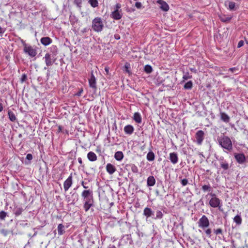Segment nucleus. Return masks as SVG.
Listing matches in <instances>:
<instances>
[{"label":"nucleus","instance_id":"5fc2aeb1","mask_svg":"<svg viewBox=\"0 0 248 248\" xmlns=\"http://www.w3.org/2000/svg\"><path fill=\"white\" fill-rule=\"evenodd\" d=\"M115 159L118 161H121L123 159L124 156H114Z\"/></svg>","mask_w":248,"mask_h":248},{"label":"nucleus","instance_id":"c85d7f7f","mask_svg":"<svg viewBox=\"0 0 248 248\" xmlns=\"http://www.w3.org/2000/svg\"><path fill=\"white\" fill-rule=\"evenodd\" d=\"M233 221L237 224L240 225L242 223V218L240 215H237L233 218Z\"/></svg>","mask_w":248,"mask_h":248},{"label":"nucleus","instance_id":"37998d69","mask_svg":"<svg viewBox=\"0 0 248 248\" xmlns=\"http://www.w3.org/2000/svg\"><path fill=\"white\" fill-rule=\"evenodd\" d=\"M89 160L91 161H94L97 160V156H87Z\"/></svg>","mask_w":248,"mask_h":248},{"label":"nucleus","instance_id":"09e8293b","mask_svg":"<svg viewBox=\"0 0 248 248\" xmlns=\"http://www.w3.org/2000/svg\"><path fill=\"white\" fill-rule=\"evenodd\" d=\"M83 92V90L82 89H79V91L75 94V95L78 96H81Z\"/></svg>","mask_w":248,"mask_h":248},{"label":"nucleus","instance_id":"864d4df0","mask_svg":"<svg viewBox=\"0 0 248 248\" xmlns=\"http://www.w3.org/2000/svg\"><path fill=\"white\" fill-rule=\"evenodd\" d=\"M155 156H147V159L150 161H153L155 159Z\"/></svg>","mask_w":248,"mask_h":248},{"label":"nucleus","instance_id":"c9c22d12","mask_svg":"<svg viewBox=\"0 0 248 248\" xmlns=\"http://www.w3.org/2000/svg\"><path fill=\"white\" fill-rule=\"evenodd\" d=\"M171 162L173 164H176L178 162V156H170Z\"/></svg>","mask_w":248,"mask_h":248},{"label":"nucleus","instance_id":"412c9836","mask_svg":"<svg viewBox=\"0 0 248 248\" xmlns=\"http://www.w3.org/2000/svg\"><path fill=\"white\" fill-rule=\"evenodd\" d=\"M202 189L204 192H210L213 190V188L209 183L207 185H204L202 187Z\"/></svg>","mask_w":248,"mask_h":248},{"label":"nucleus","instance_id":"423d86ee","mask_svg":"<svg viewBox=\"0 0 248 248\" xmlns=\"http://www.w3.org/2000/svg\"><path fill=\"white\" fill-rule=\"evenodd\" d=\"M204 138V133L202 130L198 131L195 134L196 142L201 145Z\"/></svg>","mask_w":248,"mask_h":248},{"label":"nucleus","instance_id":"c756f323","mask_svg":"<svg viewBox=\"0 0 248 248\" xmlns=\"http://www.w3.org/2000/svg\"><path fill=\"white\" fill-rule=\"evenodd\" d=\"M8 114L9 119L12 122H14L16 120V117L15 116V114L13 112H12L11 111H9Z\"/></svg>","mask_w":248,"mask_h":248},{"label":"nucleus","instance_id":"4d7b16f0","mask_svg":"<svg viewBox=\"0 0 248 248\" xmlns=\"http://www.w3.org/2000/svg\"><path fill=\"white\" fill-rule=\"evenodd\" d=\"M244 45V42L242 40H241L239 42L238 44V47H241Z\"/></svg>","mask_w":248,"mask_h":248},{"label":"nucleus","instance_id":"2f4dec72","mask_svg":"<svg viewBox=\"0 0 248 248\" xmlns=\"http://www.w3.org/2000/svg\"><path fill=\"white\" fill-rule=\"evenodd\" d=\"M89 3L93 8L96 7L98 5L97 0H89Z\"/></svg>","mask_w":248,"mask_h":248},{"label":"nucleus","instance_id":"6e6d98bb","mask_svg":"<svg viewBox=\"0 0 248 248\" xmlns=\"http://www.w3.org/2000/svg\"><path fill=\"white\" fill-rule=\"evenodd\" d=\"M229 70L232 72H235L238 71V69L235 67H233L229 69Z\"/></svg>","mask_w":248,"mask_h":248},{"label":"nucleus","instance_id":"774afa93","mask_svg":"<svg viewBox=\"0 0 248 248\" xmlns=\"http://www.w3.org/2000/svg\"><path fill=\"white\" fill-rule=\"evenodd\" d=\"M87 155H95V154L92 152H90L88 153Z\"/></svg>","mask_w":248,"mask_h":248},{"label":"nucleus","instance_id":"4c0bfd02","mask_svg":"<svg viewBox=\"0 0 248 248\" xmlns=\"http://www.w3.org/2000/svg\"><path fill=\"white\" fill-rule=\"evenodd\" d=\"M7 216V213L5 211H1L0 212V219L4 220Z\"/></svg>","mask_w":248,"mask_h":248},{"label":"nucleus","instance_id":"f257e3e1","mask_svg":"<svg viewBox=\"0 0 248 248\" xmlns=\"http://www.w3.org/2000/svg\"><path fill=\"white\" fill-rule=\"evenodd\" d=\"M81 196L84 202V209L85 212H87L93 204V190L91 189H85L82 192Z\"/></svg>","mask_w":248,"mask_h":248},{"label":"nucleus","instance_id":"680f3d73","mask_svg":"<svg viewBox=\"0 0 248 248\" xmlns=\"http://www.w3.org/2000/svg\"><path fill=\"white\" fill-rule=\"evenodd\" d=\"M5 30L0 26V34H2L4 32Z\"/></svg>","mask_w":248,"mask_h":248},{"label":"nucleus","instance_id":"2eb2a0df","mask_svg":"<svg viewBox=\"0 0 248 248\" xmlns=\"http://www.w3.org/2000/svg\"><path fill=\"white\" fill-rule=\"evenodd\" d=\"M111 17L115 20H119L122 18L121 11H114L110 15Z\"/></svg>","mask_w":248,"mask_h":248},{"label":"nucleus","instance_id":"f8f14e48","mask_svg":"<svg viewBox=\"0 0 248 248\" xmlns=\"http://www.w3.org/2000/svg\"><path fill=\"white\" fill-rule=\"evenodd\" d=\"M45 63L47 66H51L53 64L55 60H53L51 55L49 53H46L44 57Z\"/></svg>","mask_w":248,"mask_h":248},{"label":"nucleus","instance_id":"8fccbe9b","mask_svg":"<svg viewBox=\"0 0 248 248\" xmlns=\"http://www.w3.org/2000/svg\"><path fill=\"white\" fill-rule=\"evenodd\" d=\"M0 232L4 236H6L8 234V231L5 229H2L0 231Z\"/></svg>","mask_w":248,"mask_h":248},{"label":"nucleus","instance_id":"a18cd8bd","mask_svg":"<svg viewBox=\"0 0 248 248\" xmlns=\"http://www.w3.org/2000/svg\"><path fill=\"white\" fill-rule=\"evenodd\" d=\"M181 183L183 186H185L188 184V180L186 179H182Z\"/></svg>","mask_w":248,"mask_h":248},{"label":"nucleus","instance_id":"49530a36","mask_svg":"<svg viewBox=\"0 0 248 248\" xmlns=\"http://www.w3.org/2000/svg\"><path fill=\"white\" fill-rule=\"evenodd\" d=\"M81 184L84 188L87 189L89 188L87 183H85L84 181H82Z\"/></svg>","mask_w":248,"mask_h":248},{"label":"nucleus","instance_id":"e433bc0d","mask_svg":"<svg viewBox=\"0 0 248 248\" xmlns=\"http://www.w3.org/2000/svg\"><path fill=\"white\" fill-rule=\"evenodd\" d=\"M203 230L204 231L207 236L211 238V232H212L211 229L210 228H207L205 229V230Z\"/></svg>","mask_w":248,"mask_h":248},{"label":"nucleus","instance_id":"4be33fe9","mask_svg":"<svg viewBox=\"0 0 248 248\" xmlns=\"http://www.w3.org/2000/svg\"><path fill=\"white\" fill-rule=\"evenodd\" d=\"M219 17L221 21L223 22L229 21L232 18L231 16L225 15H219Z\"/></svg>","mask_w":248,"mask_h":248},{"label":"nucleus","instance_id":"de8ad7c7","mask_svg":"<svg viewBox=\"0 0 248 248\" xmlns=\"http://www.w3.org/2000/svg\"><path fill=\"white\" fill-rule=\"evenodd\" d=\"M27 79V77L26 74H23L22 75L21 78V81L22 82H23L26 80Z\"/></svg>","mask_w":248,"mask_h":248},{"label":"nucleus","instance_id":"ddd939ff","mask_svg":"<svg viewBox=\"0 0 248 248\" xmlns=\"http://www.w3.org/2000/svg\"><path fill=\"white\" fill-rule=\"evenodd\" d=\"M157 3L160 5V8L165 12H167L169 9V6L168 4L165 1L162 0H158Z\"/></svg>","mask_w":248,"mask_h":248},{"label":"nucleus","instance_id":"473e14b6","mask_svg":"<svg viewBox=\"0 0 248 248\" xmlns=\"http://www.w3.org/2000/svg\"><path fill=\"white\" fill-rule=\"evenodd\" d=\"M193 83L191 81L187 82L184 85L185 89H191L192 87Z\"/></svg>","mask_w":248,"mask_h":248},{"label":"nucleus","instance_id":"6ab92c4d","mask_svg":"<svg viewBox=\"0 0 248 248\" xmlns=\"http://www.w3.org/2000/svg\"><path fill=\"white\" fill-rule=\"evenodd\" d=\"M133 119L138 124H140L141 123V116L139 112H135L134 114Z\"/></svg>","mask_w":248,"mask_h":248},{"label":"nucleus","instance_id":"7ed1b4c3","mask_svg":"<svg viewBox=\"0 0 248 248\" xmlns=\"http://www.w3.org/2000/svg\"><path fill=\"white\" fill-rule=\"evenodd\" d=\"M104 25L100 17H95L92 21V28L96 32L102 31Z\"/></svg>","mask_w":248,"mask_h":248},{"label":"nucleus","instance_id":"3c124183","mask_svg":"<svg viewBox=\"0 0 248 248\" xmlns=\"http://www.w3.org/2000/svg\"><path fill=\"white\" fill-rule=\"evenodd\" d=\"M124 68H125V71L126 72L128 73H130V71L129 70V65L128 64H126L124 65Z\"/></svg>","mask_w":248,"mask_h":248},{"label":"nucleus","instance_id":"1a4fd4ad","mask_svg":"<svg viewBox=\"0 0 248 248\" xmlns=\"http://www.w3.org/2000/svg\"><path fill=\"white\" fill-rule=\"evenodd\" d=\"M154 211L151 208L145 207L143 210V215L146 217V220H147L149 217L154 218Z\"/></svg>","mask_w":248,"mask_h":248},{"label":"nucleus","instance_id":"e2e57ef3","mask_svg":"<svg viewBox=\"0 0 248 248\" xmlns=\"http://www.w3.org/2000/svg\"><path fill=\"white\" fill-rule=\"evenodd\" d=\"M115 155H123L122 152H117L115 153Z\"/></svg>","mask_w":248,"mask_h":248},{"label":"nucleus","instance_id":"6e6552de","mask_svg":"<svg viewBox=\"0 0 248 248\" xmlns=\"http://www.w3.org/2000/svg\"><path fill=\"white\" fill-rule=\"evenodd\" d=\"M222 202L221 200L217 197H214L211 198L209 201V205L210 206L213 208H217V206H219V205L221 204Z\"/></svg>","mask_w":248,"mask_h":248},{"label":"nucleus","instance_id":"052dcab7","mask_svg":"<svg viewBox=\"0 0 248 248\" xmlns=\"http://www.w3.org/2000/svg\"><path fill=\"white\" fill-rule=\"evenodd\" d=\"M190 70L195 73H197V69L195 68H190Z\"/></svg>","mask_w":248,"mask_h":248},{"label":"nucleus","instance_id":"39448f33","mask_svg":"<svg viewBox=\"0 0 248 248\" xmlns=\"http://www.w3.org/2000/svg\"><path fill=\"white\" fill-rule=\"evenodd\" d=\"M24 52L28 54L31 57H35L37 54L36 50L31 46H29L26 43H23Z\"/></svg>","mask_w":248,"mask_h":248},{"label":"nucleus","instance_id":"a878e982","mask_svg":"<svg viewBox=\"0 0 248 248\" xmlns=\"http://www.w3.org/2000/svg\"><path fill=\"white\" fill-rule=\"evenodd\" d=\"M225 4L228 6V9L230 10H233L235 6V3L234 2L228 0L225 1Z\"/></svg>","mask_w":248,"mask_h":248},{"label":"nucleus","instance_id":"72a5a7b5","mask_svg":"<svg viewBox=\"0 0 248 248\" xmlns=\"http://www.w3.org/2000/svg\"><path fill=\"white\" fill-rule=\"evenodd\" d=\"M191 78L192 76L190 75L188 72L184 73V75L183 76V79L184 80H186Z\"/></svg>","mask_w":248,"mask_h":248},{"label":"nucleus","instance_id":"79ce46f5","mask_svg":"<svg viewBox=\"0 0 248 248\" xmlns=\"http://www.w3.org/2000/svg\"><path fill=\"white\" fill-rule=\"evenodd\" d=\"M121 4L120 3H117L115 5L114 11H121L122 12V10H121Z\"/></svg>","mask_w":248,"mask_h":248},{"label":"nucleus","instance_id":"9b49d317","mask_svg":"<svg viewBox=\"0 0 248 248\" xmlns=\"http://www.w3.org/2000/svg\"><path fill=\"white\" fill-rule=\"evenodd\" d=\"M24 209L20 205H18L15 204L14 207L13 209V213L16 215V216H18L21 215L22 213L23 212Z\"/></svg>","mask_w":248,"mask_h":248},{"label":"nucleus","instance_id":"bb28decb","mask_svg":"<svg viewBox=\"0 0 248 248\" xmlns=\"http://www.w3.org/2000/svg\"><path fill=\"white\" fill-rule=\"evenodd\" d=\"M163 217V214L162 212L160 210H157L156 212V216L154 215V219H160Z\"/></svg>","mask_w":248,"mask_h":248},{"label":"nucleus","instance_id":"c03bdc74","mask_svg":"<svg viewBox=\"0 0 248 248\" xmlns=\"http://www.w3.org/2000/svg\"><path fill=\"white\" fill-rule=\"evenodd\" d=\"M67 202L69 203L70 204H75V202H74V200H73L71 197H69L68 198H67Z\"/></svg>","mask_w":248,"mask_h":248},{"label":"nucleus","instance_id":"13d9d810","mask_svg":"<svg viewBox=\"0 0 248 248\" xmlns=\"http://www.w3.org/2000/svg\"><path fill=\"white\" fill-rule=\"evenodd\" d=\"M209 195L212 197L211 198H214V197H217L216 196V195L215 193H212V192H210L209 193H208Z\"/></svg>","mask_w":248,"mask_h":248},{"label":"nucleus","instance_id":"0e129e2a","mask_svg":"<svg viewBox=\"0 0 248 248\" xmlns=\"http://www.w3.org/2000/svg\"><path fill=\"white\" fill-rule=\"evenodd\" d=\"M105 70L107 73H108L109 72V68L108 67H105Z\"/></svg>","mask_w":248,"mask_h":248},{"label":"nucleus","instance_id":"603ef678","mask_svg":"<svg viewBox=\"0 0 248 248\" xmlns=\"http://www.w3.org/2000/svg\"><path fill=\"white\" fill-rule=\"evenodd\" d=\"M135 6L138 8V9H140L141 7L142 6V4L140 2H136V3H135Z\"/></svg>","mask_w":248,"mask_h":248},{"label":"nucleus","instance_id":"4468645a","mask_svg":"<svg viewBox=\"0 0 248 248\" xmlns=\"http://www.w3.org/2000/svg\"><path fill=\"white\" fill-rule=\"evenodd\" d=\"M106 170L110 175L113 174L116 170L114 166L110 163H108L106 165Z\"/></svg>","mask_w":248,"mask_h":248},{"label":"nucleus","instance_id":"393cba45","mask_svg":"<svg viewBox=\"0 0 248 248\" xmlns=\"http://www.w3.org/2000/svg\"><path fill=\"white\" fill-rule=\"evenodd\" d=\"M58 232L59 235H62L64 231V226L62 224H59L58 226Z\"/></svg>","mask_w":248,"mask_h":248},{"label":"nucleus","instance_id":"20e7f679","mask_svg":"<svg viewBox=\"0 0 248 248\" xmlns=\"http://www.w3.org/2000/svg\"><path fill=\"white\" fill-rule=\"evenodd\" d=\"M198 227L202 230L208 228L210 225V222L207 217L202 215L198 221Z\"/></svg>","mask_w":248,"mask_h":248},{"label":"nucleus","instance_id":"338daca9","mask_svg":"<svg viewBox=\"0 0 248 248\" xmlns=\"http://www.w3.org/2000/svg\"><path fill=\"white\" fill-rule=\"evenodd\" d=\"M78 162L80 164H82V159H81V158H80V157H79V158H78Z\"/></svg>","mask_w":248,"mask_h":248},{"label":"nucleus","instance_id":"f3484780","mask_svg":"<svg viewBox=\"0 0 248 248\" xmlns=\"http://www.w3.org/2000/svg\"><path fill=\"white\" fill-rule=\"evenodd\" d=\"M18 158L23 163H24L26 165H29L31 163V161L32 159V156H26L25 158L23 156L20 157L18 156Z\"/></svg>","mask_w":248,"mask_h":248},{"label":"nucleus","instance_id":"b1692460","mask_svg":"<svg viewBox=\"0 0 248 248\" xmlns=\"http://www.w3.org/2000/svg\"><path fill=\"white\" fill-rule=\"evenodd\" d=\"M221 119L224 122L228 123L230 121L229 116L224 112H221L220 113Z\"/></svg>","mask_w":248,"mask_h":248},{"label":"nucleus","instance_id":"a19ab883","mask_svg":"<svg viewBox=\"0 0 248 248\" xmlns=\"http://www.w3.org/2000/svg\"><path fill=\"white\" fill-rule=\"evenodd\" d=\"M214 232L216 234V235H218V234H222V230L220 228H218V229H214Z\"/></svg>","mask_w":248,"mask_h":248},{"label":"nucleus","instance_id":"7c9ffc66","mask_svg":"<svg viewBox=\"0 0 248 248\" xmlns=\"http://www.w3.org/2000/svg\"><path fill=\"white\" fill-rule=\"evenodd\" d=\"M144 71L147 74L151 73L153 71L152 66L151 65H148V64L144 66Z\"/></svg>","mask_w":248,"mask_h":248},{"label":"nucleus","instance_id":"cd10ccee","mask_svg":"<svg viewBox=\"0 0 248 248\" xmlns=\"http://www.w3.org/2000/svg\"><path fill=\"white\" fill-rule=\"evenodd\" d=\"M246 156H234L237 161L240 163L242 164L246 161Z\"/></svg>","mask_w":248,"mask_h":248},{"label":"nucleus","instance_id":"aec40b11","mask_svg":"<svg viewBox=\"0 0 248 248\" xmlns=\"http://www.w3.org/2000/svg\"><path fill=\"white\" fill-rule=\"evenodd\" d=\"M155 180L153 176H150L147 180V185L148 186H153L155 185Z\"/></svg>","mask_w":248,"mask_h":248},{"label":"nucleus","instance_id":"dca6fc26","mask_svg":"<svg viewBox=\"0 0 248 248\" xmlns=\"http://www.w3.org/2000/svg\"><path fill=\"white\" fill-rule=\"evenodd\" d=\"M124 132L127 135H131L134 130V127L130 124L125 125L124 128Z\"/></svg>","mask_w":248,"mask_h":248},{"label":"nucleus","instance_id":"a211bd4d","mask_svg":"<svg viewBox=\"0 0 248 248\" xmlns=\"http://www.w3.org/2000/svg\"><path fill=\"white\" fill-rule=\"evenodd\" d=\"M40 42L42 45L46 46L52 43V40L48 37H44L41 39Z\"/></svg>","mask_w":248,"mask_h":248},{"label":"nucleus","instance_id":"9d476101","mask_svg":"<svg viewBox=\"0 0 248 248\" xmlns=\"http://www.w3.org/2000/svg\"><path fill=\"white\" fill-rule=\"evenodd\" d=\"M89 83L91 88L94 90L96 89V79L93 72H92L91 77L89 79Z\"/></svg>","mask_w":248,"mask_h":248},{"label":"nucleus","instance_id":"5701e85b","mask_svg":"<svg viewBox=\"0 0 248 248\" xmlns=\"http://www.w3.org/2000/svg\"><path fill=\"white\" fill-rule=\"evenodd\" d=\"M217 159L220 160L221 161L220 162L221 167L224 170H227L229 169V164L226 161H223L221 157L218 158L217 157Z\"/></svg>","mask_w":248,"mask_h":248},{"label":"nucleus","instance_id":"58836bf2","mask_svg":"<svg viewBox=\"0 0 248 248\" xmlns=\"http://www.w3.org/2000/svg\"><path fill=\"white\" fill-rule=\"evenodd\" d=\"M78 194L76 192L74 193L71 196V198L73 200H74L75 203H76V202L78 201Z\"/></svg>","mask_w":248,"mask_h":248},{"label":"nucleus","instance_id":"0eeeda50","mask_svg":"<svg viewBox=\"0 0 248 248\" xmlns=\"http://www.w3.org/2000/svg\"><path fill=\"white\" fill-rule=\"evenodd\" d=\"M73 184L72 174H71L67 179L64 182L63 188L65 191H67Z\"/></svg>","mask_w":248,"mask_h":248},{"label":"nucleus","instance_id":"69168bd1","mask_svg":"<svg viewBox=\"0 0 248 248\" xmlns=\"http://www.w3.org/2000/svg\"><path fill=\"white\" fill-rule=\"evenodd\" d=\"M3 110V107L2 104L0 103V112L2 111Z\"/></svg>","mask_w":248,"mask_h":248},{"label":"nucleus","instance_id":"f704fd0d","mask_svg":"<svg viewBox=\"0 0 248 248\" xmlns=\"http://www.w3.org/2000/svg\"><path fill=\"white\" fill-rule=\"evenodd\" d=\"M130 166L131 167V171L133 173H136L138 172L139 170L138 167L136 165H135L134 164H131L130 165Z\"/></svg>","mask_w":248,"mask_h":248},{"label":"nucleus","instance_id":"f03ea898","mask_svg":"<svg viewBox=\"0 0 248 248\" xmlns=\"http://www.w3.org/2000/svg\"><path fill=\"white\" fill-rule=\"evenodd\" d=\"M219 144L224 149L230 151L232 149V143L230 139L225 136L217 138Z\"/></svg>","mask_w":248,"mask_h":248},{"label":"nucleus","instance_id":"ea45409f","mask_svg":"<svg viewBox=\"0 0 248 248\" xmlns=\"http://www.w3.org/2000/svg\"><path fill=\"white\" fill-rule=\"evenodd\" d=\"M78 194L76 192L74 193L71 196V198L73 200H74L75 203H76V202L78 201Z\"/></svg>","mask_w":248,"mask_h":248},{"label":"nucleus","instance_id":"bf43d9fd","mask_svg":"<svg viewBox=\"0 0 248 248\" xmlns=\"http://www.w3.org/2000/svg\"><path fill=\"white\" fill-rule=\"evenodd\" d=\"M222 202H221V204L219 205V206H217V208H218V210L222 212L223 211V208H222Z\"/></svg>","mask_w":248,"mask_h":248}]
</instances>
